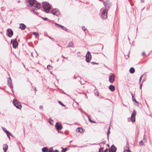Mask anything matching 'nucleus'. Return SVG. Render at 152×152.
Instances as JSON below:
<instances>
[{
  "label": "nucleus",
  "instance_id": "1",
  "mask_svg": "<svg viewBox=\"0 0 152 152\" xmlns=\"http://www.w3.org/2000/svg\"><path fill=\"white\" fill-rule=\"evenodd\" d=\"M27 3L35 9H39L41 7L40 4H39L35 0H28Z\"/></svg>",
  "mask_w": 152,
  "mask_h": 152
},
{
  "label": "nucleus",
  "instance_id": "2",
  "mask_svg": "<svg viewBox=\"0 0 152 152\" xmlns=\"http://www.w3.org/2000/svg\"><path fill=\"white\" fill-rule=\"evenodd\" d=\"M50 8V6L48 2L42 3V10L48 13L49 12Z\"/></svg>",
  "mask_w": 152,
  "mask_h": 152
},
{
  "label": "nucleus",
  "instance_id": "3",
  "mask_svg": "<svg viewBox=\"0 0 152 152\" xmlns=\"http://www.w3.org/2000/svg\"><path fill=\"white\" fill-rule=\"evenodd\" d=\"M13 103L17 108L20 109L22 108L20 103L18 102L17 100L14 99L13 101Z\"/></svg>",
  "mask_w": 152,
  "mask_h": 152
},
{
  "label": "nucleus",
  "instance_id": "4",
  "mask_svg": "<svg viewBox=\"0 0 152 152\" xmlns=\"http://www.w3.org/2000/svg\"><path fill=\"white\" fill-rule=\"evenodd\" d=\"M103 3L106 10H108L111 6V4L109 1L108 0H106L105 1L103 2Z\"/></svg>",
  "mask_w": 152,
  "mask_h": 152
},
{
  "label": "nucleus",
  "instance_id": "5",
  "mask_svg": "<svg viewBox=\"0 0 152 152\" xmlns=\"http://www.w3.org/2000/svg\"><path fill=\"white\" fill-rule=\"evenodd\" d=\"M91 56L90 53L88 52L86 55V61L87 62H89L91 60Z\"/></svg>",
  "mask_w": 152,
  "mask_h": 152
},
{
  "label": "nucleus",
  "instance_id": "6",
  "mask_svg": "<svg viewBox=\"0 0 152 152\" xmlns=\"http://www.w3.org/2000/svg\"><path fill=\"white\" fill-rule=\"evenodd\" d=\"M7 85L8 86L10 87V88L12 89V91L13 86L12 83V80L10 77H9L8 79Z\"/></svg>",
  "mask_w": 152,
  "mask_h": 152
},
{
  "label": "nucleus",
  "instance_id": "7",
  "mask_svg": "<svg viewBox=\"0 0 152 152\" xmlns=\"http://www.w3.org/2000/svg\"><path fill=\"white\" fill-rule=\"evenodd\" d=\"M56 129L57 130H59L62 129V126L61 124L57 122L55 126Z\"/></svg>",
  "mask_w": 152,
  "mask_h": 152
},
{
  "label": "nucleus",
  "instance_id": "8",
  "mask_svg": "<svg viewBox=\"0 0 152 152\" xmlns=\"http://www.w3.org/2000/svg\"><path fill=\"white\" fill-rule=\"evenodd\" d=\"M136 114V113L134 110H133L132 115L131 116V121L132 122L135 121V116Z\"/></svg>",
  "mask_w": 152,
  "mask_h": 152
},
{
  "label": "nucleus",
  "instance_id": "9",
  "mask_svg": "<svg viewBox=\"0 0 152 152\" xmlns=\"http://www.w3.org/2000/svg\"><path fill=\"white\" fill-rule=\"evenodd\" d=\"M12 40H11V43H12ZM12 46L14 48H16L18 45V42L16 41V39H15L13 40L12 43Z\"/></svg>",
  "mask_w": 152,
  "mask_h": 152
},
{
  "label": "nucleus",
  "instance_id": "10",
  "mask_svg": "<svg viewBox=\"0 0 152 152\" xmlns=\"http://www.w3.org/2000/svg\"><path fill=\"white\" fill-rule=\"evenodd\" d=\"M51 13L53 15L58 16L59 14V12L58 10L57 9H54L51 11Z\"/></svg>",
  "mask_w": 152,
  "mask_h": 152
},
{
  "label": "nucleus",
  "instance_id": "11",
  "mask_svg": "<svg viewBox=\"0 0 152 152\" xmlns=\"http://www.w3.org/2000/svg\"><path fill=\"white\" fill-rule=\"evenodd\" d=\"M102 18L105 19L107 18V12L106 10H104L102 12L101 14Z\"/></svg>",
  "mask_w": 152,
  "mask_h": 152
},
{
  "label": "nucleus",
  "instance_id": "12",
  "mask_svg": "<svg viewBox=\"0 0 152 152\" xmlns=\"http://www.w3.org/2000/svg\"><path fill=\"white\" fill-rule=\"evenodd\" d=\"M7 32L8 33V37H11L13 35V32L10 29H8L7 30Z\"/></svg>",
  "mask_w": 152,
  "mask_h": 152
},
{
  "label": "nucleus",
  "instance_id": "13",
  "mask_svg": "<svg viewBox=\"0 0 152 152\" xmlns=\"http://www.w3.org/2000/svg\"><path fill=\"white\" fill-rule=\"evenodd\" d=\"M115 75L114 74H112L109 77V81L111 83H113L114 81Z\"/></svg>",
  "mask_w": 152,
  "mask_h": 152
},
{
  "label": "nucleus",
  "instance_id": "14",
  "mask_svg": "<svg viewBox=\"0 0 152 152\" xmlns=\"http://www.w3.org/2000/svg\"><path fill=\"white\" fill-rule=\"evenodd\" d=\"M110 149L112 152H115L116 150V148L114 145L111 146Z\"/></svg>",
  "mask_w": 152,
  "mask_h": 152
},
{
  "label": "nucleus",
  "instance_id": "15",
  "mask_svg": "<svg viewBox=\"0 0 152 152\" xmlns=\"http://www.w3.org/2000/svg\"><path fill=\"white\" fill-rule=\"evenodd\" d=\"M20 28L22 30H24L26 28V26L23 23L20 24Z\"/></svg>",
  "mask_w": 152,
  "mask_h": 152
},
{
  "label": "nucleus",
  "instance_id": "16",
  "mask_svg": "<svg viewBox=\"0 0 152 152\" xmlns=\"http://www.w3.org/2000/svg\"><path fill=\"white\" fill-rule=\"evenodd\" d=\"M109 88L110 90L112 92L114 91L115 89L114 86L112 85H110L109 87Z\"/></svg>",
  "mask_w": 152,
  "mask_h": 152
},
{
  "label": "nucleus",
  "instance_id": "17",
  "mask_svg": "<svg viewBox=\"0 0 152 152\" xmlns=\"http://www.w3.org/2000/svg\"><path fill=\"white\" fill-rule=\"evenodd\" d=\"M84 114L88 118L89 121L91 122L92 123H96V122L95 121H92L91 119L89 116L88 115V114L87 113H85Z\"/></svg>",
  "mask_w": 152,
  "mask_h": 152
},
{
  "label": "nucleus",
  "instance_id": "18",
  "mask_svg": "<svg viewBox=\"0 0 152 152\" xmlns=\"http://www.w3.org/2000/svg\"><path fill=\"white\" fill-rule=\"evenodd\" d=\"M8 146L7 144H4L3 145V149L5 152H6L8 149Z\"/></svg>",
  "mask_w": 152,
  "mask_h": 152
},
{
  "label": "nucleus",
  "instance_id": "19",
  "mask_svg": "<svg viewBox=\"0 0 152 152\" xmlns=\"http://www.w3.org/2000/svg\"><path fill=\"white\" fill-rule=\"evenodd\" d=\"M76 131L77 132H82L83 131V128L81 127H80L79 128H77L76 129Z\"/></svg>",
  "mask_w": 152,
  "mask_h": 152
},
{
  "label": "nucleus",
  "instance_id": "20",
  "mask_svg": "<svg viewBox=\"0 0 152 152\" xmlns=\"http://www.w3.org/2000/svg\"><path fill=\"white\" fill-rule=\"evenodd\" d=\"M57 25H58V26H60L61 27V28L64 30V31H66L67 30V29L66 28V27H65L64 26H61V25H60V24H57V23H55Z\"/></svg>",
  "mask_w": 152,
  "mask_h": 152
},
{
  "label": "nucleus",
  "instance_id": "21",
  "mask_svg": "<svg viewBox=\"0 0 152 152\" xmlns=\"http://www.w3.org/2000/svg\"><path fill=\"white\" fill-rule=\"evenodd\" d=\"M42 151L43 152H48V149L47 147H45L42 148Z\"/></svg>",
  "mask_w": 152,
  "mask_h": 152
},
{
  "label": "nucleus",
  "instance_id": "22",
  "mask_svg": "<svg viewBox=\"0 0 152 152\" xmlns=\"http://www.w3.org/2000/svg\"><path fill=\"white\" fill-rule=\"evenodd\" d=\"M134 69L133 67H131L129 69V72L131 73H133L134 72Z\"/></svg>",
  "mask_w": 152,
  "mask_h": 152
},
{
  "label": "nucleus",
  "instance_id": "23",
  "mask_svg": "<svg viewBox=\"0 0 152 152\" xmlns=\"http://www.w3.org/2000/svg\"><path fill=\"white\" fill-rule=\"evenodd\" d=\"M131 94L132 95V100L134 102L137 103H138V102L136 100V99H135L134 97V96L133 95V94L132 93H131Z\"/></svg>",
  "mask_w": 152,
  "mask_h": 152
},
{
  "label": "nucleus",
  "instance_id": "24",
  "mask_svg": "<svg viewBox=\"0 0 152 152\" xmlns=\"http://www.w3.org/2000/svg\"><path fill=\"white\" fill-rule=\"evenodd\" d=\"M74 46V44L73 43L71 42H70L68 45L67 46V47H73Z\"/></svg>",
  "mask_w": 152,
  "mask_h": 152
},
{
  "label": "nucleus",
  "instance_id": "25",
  "mask_svg": "<svg viewBox=\"0 0 152 152\" xmlns=\"http://www.w3.org/2000/svg\"><path fill=\"white\" fill-rule=\"evenodd\" d=\"M110 127H109L108 130L107 131V138L108 140H109V135L110 134Z\"/></svg>",
  "mask_w": 152,
  "mask_h": 152
},
{
  "label": "nucleus",
  "instance_id": "26",
  "mask_svg": "<svg viewBox=\"0 0 152 152\" xmlns=\"http://www.w3.org/2000/svg\"><path fill=\"white\" fill-rule=\"evenodd\" d=\"M53 150L52 147H50L49 150V152H53Z\"/></svg>",
  "mask_w": 152,
  "mask_h": 152
},
{
  "label": "nucleus",
  "instance_id": "27",
  "mask_svg": "<svg viewBox=\"0 0 152 152\" xmlns=\"http://www.w3.org/2000/svg\"><path fill=\"white\" fill-rule=\"evenodd\" d=\"M67 150V148H65L62 149L61 150V152H65Z\"/></svg>",
  "mask_w": 152,
  "mask_h": 152
},
{
  "label": "nucleus",
  "instance_id": "28",
  "mask_svg": "<svg viewBox=\"0 0 152 152\" xmlns=\"http://www.w3.org/2000/svg\"><path fill=\"white\" fill-rule=\"evenodd\" d=\"M124 152H131V151L128 148V149L124 150Z\"/></svg>",
  "mask_w": 152,
  "mask_h": 152
},
{
  "label": "nucleus",
  "instance_id": "29",
  "mask_svg": "<svg viewBox=\"0 0 152 152\" xmlns=\"http://www.w3.org/2000/svg\"><path fill=\"white\" fill-rule=\"evenodd\" d=\"M103 148H99V152H103Z\"/></svg>",
  "mask_w": 152,
  "mask_h": 152
},
{
  "label": "nucleus",
  "instance_id": "30",
  "mask_svg": "<svg viewBox=\"0 0 152 152\" xmlns=\"http://www.w3.org/2000/svg\"><path fill=\"white\" fill-rule=\"evenodd\" d=\"M47 68L50 70L52 68V66L50 65H48L47 66Z\"/></svg>",
  "mask_w": 152,
  "mask_h": 152
},
{
  "label": "nucleus",
  "instance_id": "31",
  "mask_svg": "<svg viewBox=\"0 0 152 152\" xmlns=\"http://www.w3.org/2000/svg\"><path fill=\"white\" fill-rule=\"evenodd\" d=\"M53 122V121L52 120H51V119H50L49 120V122L50 124H52V123Z\"/></svg>",
  "mask_w": 152,
  "mask_h": 152
},
{
  "label": "nucleus",
  "instance_id": "32",
  "mask_svg": "<svg viewBox=\"0 0 152 152\" xmlns=\"http://www.w3.org/2000/svg\"><path fill=\"white\" fill-rule=\"evenodd\" d=\"M32 34L34 35H35L36 36H37L39 35V34L36 32H33Z\"/></svg>",
  "mask_w": 152,
  "mask_h": 152
},
{
  "label": "nucleus",
  "instance_id": "33",
  "mask_svg": "<svg viewBox=\"0 0 152 152\" xmlns=\"http://www.w3.org/2000/svg\"><path fill=\"white\" fill-rule=\"evenodd\" d=\"M58 102L61 106L64 107L65 106V105L60 101H59Z\"/></svg>",
  "mask_w": 152,
  "mask_h": 152
},
{
  "label": "nucleus",
  "instance_id": "34",
  "mask_svg": "<svg viewBox=\"0 0 152 152\" xmlns=\"http://www.w3.org/2000/svg\"><path fill=\"white\" fill-rule=\"evenodd\" d=\"M4 132H6V133L7 134L8 133V132L7 130L6 129H5V128L3 129Z\"/></svg>",
  "mask_w": 152,
  "mask_h": 152
},
{
  "label": "nucleus",
  "instance_id": "35",
  "mask_svg": "<svg viewBox=\"0 0 152 152\" xmlns=\"http://www.w3.org/2000/svg\"><path fill=\"white\" fill-rule=\"evenodd\" d=\"M140 145H143V141H141L139 142Z\"/></svg>",
  "mask_w": 152,
  "mask_h": 152
},
{
  "label": "nucleus",
  "instance_id": "36",
  "mask_svg": "<svg viewBox=\"0 0 152 152\" xmlns=\"http://www.w3.org/2000/svg\"><path fill=\"white\" fill-rule=\"evenodd\" d=\"M104 152H110V151L108 149H106L104 151Z\"/></svg>",
  "mask_w": 152,
  "mask_h": 152
},
{
  "label": "nucleus",
  "instance_id": "37",
  "mask_svg": "<svg viewBox=\"0 0 152 152\" xmlns=\"http://www.w3.org/2000/svg\"><path fill=\"white\" fill-rule=\"evenodd\" d=\"M48 37L50 39H51L53 41H55V39L51 37L50 36H48Z\"/></svg>",
  "mask_w": 152,
  "mask_h": 152
},
{
  "label": "nucleus",
  "instance_id": "38",
  "mask_svg": "<svg viewBox=\"0 0 152 152\" xmlns=\"http://www.w3.org/2000/svg\"><path fill=\"white\" fill-rule=\"evenodd\" d=\"M143 75H142L140 77V79H139V82H140L141 81V79H142V77H143Z\"/></svg>",
  "mask_w": 152,
  "mask_h": 152
},
{
  "label": "nucleus",
  "instance_id": "39",
  "mask_svg": "<svg viewBox=\"0 0 152 152\" xmlns=\"http://www.w3.org/2000/svg\"><path fill=\"white\" fill-rule=\"evenodd\" d=\"M32 12L34 14L36 15L37 14V13L34 10H32Z\"/></svg>",
  "mask_w": 152,
  "mask_h": 152
},
{
  "label": "nucleus",
  "instance_id": "40",
  "mask_svg": "<svg viewBox=\"0 0 152 152\" xmlns=\"http://www.w3.org/2000/svg\"><path fill=\"white\" fill-rule=\"evenodd\" d=\"M7 134V136H8V137H9L10 138V136L11 135V134L8 132V133Z\"/></svg>",
  "mask_w": 152,
  "mask_h": 152
},
{
  "label": "nucleus",
  "instance_id": "41",
  "mask_svg": "<svg viewBox=\"0 0 152 152\" xmlns=\"http://www.w3.org/2000/svg\"><path fill=\"white\" fill-rule=\"evenodd\" d=\"M92 63L93 64H99L98 63H96L94 62H92Z\"/></svg>",
  "mask_w": 152,
  "mask_h": 152
},
{
  "label": "nucleus",
  "instance_id": "42",
  "mask_svg": "<svg viewBox=\"0 0 152 152\" xmlns=\"http://www.w3.org/2000/svg\"><path fill=\"white\" fill-rule=\"evenodd\" d=\"M82 28V29L84 30V31H85L86 30V29L85 28V27L84 26Z\"/></svg>",
  "mask_w": 152,
  "mask_h": 152
},
{
  "label": "nucleus",
  "instance_id": "43",
  "mask_svg": "<svg viewBox=\"0 0 152 152\" xmlns=\"http://www.w3.org/2000/svg\"><path fill=\"white\" fill-rule=\"evenodd\" d=\"M43 108V107L42 106H39V109H42Z\"/></svg>",
  "mask_w": 152,
  "mask_h": 152
},
{
  "label": "nucleus",
  "instance_id": "44",
  "mask_svg": "<svg viewBox=\"0 0 152 152\" xmlns=\"http://www.w3.org/2000/svg\"><path fill=\"white\" fill-rule=\"evenodd\" d=\"M106 141H103L102 143L103 144H104L106 143Z\"/></svg>",
  "mask_w": 152,
  "mask_h": 152
},
{
  "label": "nucleus",
  "instance_id": "45",
  "mask_svg": "<svg viewBox=\"0 0 152 152\" xmlns=\"http://www.w3.org/2000/svg\"><path fill=\"white\" fill-rule=\"evenodd\" d=\"M43 18L44 20H46L47 19V18Z\"/></svg>",
  "mask_w": 152,
  "mask_h": 152
},
{
  "label": "nucleus",
  "instance_id": "46",
  "mask_svg": "<svg viewBox=\"0 0 152 152\" xmlns=\"http://www.w3.org/2000/svg\"><path fill=\"white\" fill-rule=\"evenodd\" d=\"M142 56H144L145 55V53L144 52H143L142 54Z\"/></svg>",
  "mask_w": 152,
  "mask_h": 152
},
{
  "label": "nucleus",
  "instance_id": "47",
  "mask_svg": "<svg viewBox=\"0 0 152 152\" xmlns=\"http://www.w3.org/2000/svg\"><path fill=\"white\" fill-rule=\"evenodd\" d=\"M54 152H59L57 150H55L54 151Z\"/></svg>",
  "mask_w": 152,
  "mask_h": 152
},
{
  "label": "nucleus",
  "instance_id": "48",
  "mask_svg": "<svg viewBox=\"0 0 152 152\" xmlns=\"http://www.w3.org/2000/svg\"><path fill=\"white\" fill-rule=\"evenodd\" d=\"M142 86V84H140V89L141 88Z\"/></svg>",
  "mask_w": 152,
  "mask_h": 152
},
{
  "label": "nucleus",
  "instance_id": "49",
  "mask_svg": "<svg viewBox=\"0 0 152 152\" xmlns=\"http://www.w3.org/2000/svg\"><path fill=\"white\" fill-rule=\"evenodd\" d=\"M62 57L63 58H65V59H66L67 58L65 57H64V56H62Z\"/></svg>",
  "mask_w": 152,
  "mask_h": 152
},
{
  "label": "nucleus",
  "instance_id": "50",
  "mask_svg": "<svg viewBox=\"0 0 152 152\" xmlns=\"http://www.w3.org/2000/svg\"><path fill=\"white\" fill-rule=\"evenodd\" d=\"M106 145H107V146H108V147H109V145L108 144H106Z\"/></svg>",
  "mask_w": 152,
  "mask_h": 152
},
{
  "label": "nucleus",
  "instance_id": "51",
  "mask_svg": "<svg viewBox=\"0 0 152 152\" xmlns=\"http://www.w3.org/2000/svg\"><path fill=\"white\" fill-rule=\"evenodd\" d=\"M36 88H35L34 91H36Z\"/></svg>",
  "mask_w": 152,
  "mask_h": 152
},
{
  "label": "nucleus",
  "instance_id": "52",
  "mask_svg": "<svg viewBox=\"0 0 152 152\" xmlns=\"http://www.w3.org/2000/svg\"><path fill=\"white\" fill-rule=\"evenodd\" d=\"M23 66H24V67H25V66L24 65H23Z\"/></svg>",
  "mask_w": 152,
  "mask_h": 152
},
{
  "label": "nucleus",
  "instance_id": "53",
  "mask_svg": "<svg viewBox=\"0 0 152 152\" xmlns=\"http://www.w3.org/2000/svg\"><path fill=\"white\" fill-rule=\"evenodd\" d=\"M58 46H60V45H58Z\"/></svg>",
  "mask_w": 152,
  "mask_h": 152
},
{
  "label": "nucleus",
  "instance_id": "54",
  "mask_svg": "<svg viewBox=\"0 0 152 152\" xmlns=\"http://www.w3.org/2000/svg\"><path fill=\"white\" fill-rule=\"evenodd\" d=\"M62 61H64V60L63 59L62 60Z\"/></svg>",
  "mask_w": 152,
  "mask_h": 152
},
{
  "label": "nucleus",
  "instance_id": "55",
  "mask_svg": "<svg viewBox=\"0 0 152 152\" xmlns=\"http://www.w3.org/2000/svg\"><path fill=\"white\" fill-rule=\"evenodd\" d=\"M0 88H1L0 87Z\"/></svg>",
  "mask_w": 152,
  "mask_h": 152
},
{
  "label": "nucleus",
  "instance_id": "56",
  "mask_svg": "<svg viewBox=\"0 0 152 152\" xmlns=\"http://www.w3.org/2000/svg\"><path fill=\"white\" fill-rule=\"evenodd\" d=\"M4 152H5V151H4Z\"/></svg>",
  "mask_w": 152,
  "mask_h": 152
}]
</instances>
